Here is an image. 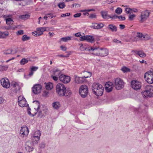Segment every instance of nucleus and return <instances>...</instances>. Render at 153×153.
Masks as SVG:
<instances>
[{
    "label": "nucleus",
    "mask_w": 153,
    "mask_h": 153,
    "mask_svg": "<svg viewBox=\"0 0 153 153\" xmlns=\"http://www.w3.org/2000/svg\"><path fill=\"white\" fill-rule=\"evenodd\" d=\"M56 91L59 96H70L71 91L68 88H66L64 84L59 83L56 85Z\"/></svg>",
    "instance_id": "obj_1"
},
{
    "label": "nucleus",
    "mask_w": 153,
    "mask_h": 153,
    "mask_svg": "<svg viewBox=\"0 0 153 153\" xmlns=\"http://www.w3.org/2000/svg\"><path fill=\"white\" fill-rule=\"evenodd\" d=\"M92 89L94 94L98 96H101L104 91V88L99 83H94L92 85Z\"/></svg>",
    "instance_id": "obj_2"
},
{
    "label": "nucleus",
    "mask_w": 153,
    "mask_h": 153,
    "mask_svg": "<svg viewBox=\"0 0 153 153\" xmlns=\"http://www.w3.org/2000/svg\"><path fill=\"white\" fill-rule=\"evenodd\" d=\"M91 49L94 51V53L96 55L102 56H106L108 54V51L106 49L99 48V47H91Z\"/></svg>",
    "instance_id": "obj_3"
},
{
    "label": "nucleus",
    "mask_w": 153,
    "mask_h": 153,
    "mask_svg": "<svg viewBox=\"0 0 153 153\" xmlns=\"http://www.w3.org/2000/svg\"><path fill=\"white\" fill-rule=\"evenodd\" d=\"M142 93L145 97H153V86L152 85H146L144 91Z\"/></svg>",
    "instance_id": "obj_4"
},
{
    "label": "nucleus",
    "mask_w": 153,
    "mask_h": 153,
    "mask_svg": "<svg viewBox=\"0 0 153 153\" xmlns=\"http://www.w3.org/2000/svg\"><path fill=\"white\" fill-rule=\"evenodd\" d=\"M113 83L114 86L117 90H120L124 87V83L123 80L119 78H117L114 79Z\"/></svg>",
    "instance_id": "obj_5"
},
{
    "label": "nucleus",
    "mask_w": 153,
    "mask_h": 153,
    "mask_svg": "<svg viewBox=\"0 0 153 153\" xmlns=\"http://www.w3.org/2000/svg\"><path fill=\"white\" fill-rule=\"evenodd\" d=\"M144 78L148 83H153V70L146 72L144 74Z\"/></svg>",
    "instance_id": "obj_6"
},
{
    "label": "nucleus",
    "mask_w": 153,
    "mask_h": 153,
    "mask_svg": "<svg viewBox=\"0 0 153 153\" xmlns=\"http://www.w3.org/2000/svg\"><path fill=\"white\" fill-rule=\"evenodd\" d=\"M88 93V88L85 85L81 86L79 89V93L82 98H85L87 95Z\"/></svg>",
    "instance_id": "obj_7"
},
{
    "label": "nucleus",
    "mask_w": 153,
    "mask_h": 153,
    "mask_svg": "<svg viewBox=\"0 0 153 153\" xmlns=\"http://www.w3.org/2000/svg\"><path fill=\"white\" fill-rule=\"evenodd\" d=\"M41 134L39 131H36L34 135L31 137L32 142L34 144H37L39 140Z\"/></svg>",
    "instance_id": "obj_8"
},
{
    "label": "nucleus",
    "mask_w": 153,
    "mask_h": 153,
    "mask_svg": "<svg viewBox=\"0 0 153 153\" xmlns=\"http://www.w3.org/2000/svg\"><path fill=\"white\" fill-rule=\"evenodd\" d=\"M29 130L26 126H23L20 131V134L21 137H26L28 134Z\"/></svg>",
    "instance_id": "obj_9"
},
{
    "label": "nucleus",
    "mask_w": 153,
    "mask_h": 153,
    "mask_svg": "<svg viewBox=\"0 0 153 153\" xmlns=\"http://www.w3.org/2000/svg\"><path fill=\"white\" fill-rule=\"evenodd\" d=\"M131 86L134 89L137 90L140 89L141 87V83L140 82L136 80H133L131 82Z\"/></svg>",
    "instance_id": "obj_10"
},
{
    "label": "nucleus",
    "mask_w": 153,
    "mask_h": 153,
    "mask_svg": "<svg viewBox=\"0 0 153 153\" xmlns=\"http://www.w3.org/2000/svg\"><path fill=\"white\" fill-rule=\"evenodd\" d=\"M59 80L64 83H67L70 82V77L68 76L61 74L59 76Z\"/></svg>",
    "instance_id": "obj_11"
},
{
    "label": "nucleus",
    "mask_w": 153,
    "mask_h": 153,
    "mask_svg": "<svg viewBox=\"0 0 153 153\" xmlns=\"http://www.w3.org/2000/svg\"><path fill=\"white\" fill-rule=\"evenodd\" d=\"M1 85L4 88H9L10 87V84L9 80L6 78H3L1 79Z\"/></svg>",
    "instance_id": "obj_12"
},
{
    "label": "nucleus",
    "mask_w": 153,
    "mask_h": 153,
    "mask_svg": "<svg viewBox=\"0 0 153 153\" xmlns=\"http://www.w3.org/2000/svg\"><path fill=\"white\" fill-rule=\"evenodd\" d=\"M42 87L39 84L35 85L32 87V91L35 94H38L41 92Z\"/></svg>",
    "instance_id": "obj_13"
},
{
    "label": "nucleus",
    "mask_w": 153,
    "mask_h": 153,
    "mask_svg": "<svg viewBox=\"0 0 153 153\" xmlns=\"http://www.w3.org/2000/svg\"><path fill=\"white\" fill-rule=\"evenodd\" d=\"M114 86V84L110 82H106L105 85V88L108 92H109L112 91L113 87Z\"/></svg>",
    "instance_id": "obj_14"
},
{
    "label": "nucleus",
    "mask_w": 153,
    "mask_h": 153,
    "mask_svg": "<svg viewBox=\"0 0 153 153\" xmlns=\"http://www.w3.org/2000/svg\"><path fill=\"white\" fill-rule=\"evenodd\" d=\"M149 11L147 10L142 12L141 15V21L142 22L145 21L149 17Z\"/></svg>",
    "instance_id": "obj_15"
},
{
    "label": "nucleus",
    "mask_w": 153,
    "mask_h": 153,
    "mask_svg": "<svg viewBox=\"0 0 153 153\" xmlns=\"http://www.w3.org/2000/svg\"><path fill=\"white\" fill-rule=\"evenodd\" d=\"M84 73V76L82 77H79V80L83 79L84 78H86L90 77L92 75V73L90 72L85 71Z\"/></svg>",
    "instance_id": "obj_16"
},
{
    "label": "nucleus",
    "mask_w": 153,
    "mask_h": 153,
    "mask_svg": "<svg viewBox=\"0 0 153 153\" xmlns=\"http://www.w3.org/2000/svg\"><path fill=\"white\" fill-rule=\"evenodd\" d=\"M104 26V25L102 23H97L94 24L92 26L94 29H100L102 28Z\"/></svg>",
    "instance_id": "obj_17"
},
{
    "label": "nucleus",
    "mask_w": 153,
    "mask_h": 153,
    "mask_svg": "<svg viewBox=\"0 0 153 153\" xmlns=\"http://www.w3.org/2000/svg\"><path fill=\"white\" fill-rule=\"evenodd\" d=\"M11 86H12L13 88H14L15 92H16L20 89L19 86L18 84L16 82H13L11 84Z\"/></svg>",
    "instance_id": "obj_18"
},
{
    "label": "nucleus",
    "mask_w": 153,
    "mask_h": 153,
    "mask_svg": "<svg viewBox=\"0 0 153 153\" xmlns=\"http://www.w3.org/2000/svg\"><path fill=\"white\" fill-rule=\"evenodd\" d=\"M18 104L20 107H22L25 106L26 107L28 105L25 99H24L21 102H19Z\"/></svg>",
    "instance_id": "obj_19"
},
{
    "label": "nucleus",
    "mask_w": 153,
    "mask_h": 153,
    "mask_svg": "<svg viewBox=\"0 0 153 153\" xmlns=\"http://www.w3.org/2000/svg\"><path fill=\"white\" fill-rule=\"evenodd\" d=\"M91 47L90 48H87V47L86 45H83L82 44H81L80 45V49L82 51H90V50H92L91 49Z\"/></svg>",
    "instance_id": "obj_20"
},
{
    "label": "nucleus",
    "mask_w": 153,
    "mask_h": 153,
    "mask_svg": "<svg viewBox=\"0 0 153 153\" xmlns=\"http://www.w3.org/2000/svg\"><path fill=\"white\" fill-rule=\"evenodd\" d=\"M38 69V67L36 66H32L30 68V72L29 73L28 75L31 76L33 75V72L36 71Z\"/></svg>",
    "instance_id": "obj_21"
},
{
    "label": "nucleus",
    "mask_w": 153,
    "mask_h": 153,
    "mask_svg": "<svg viewBox=\"0 0 153 153\" xmlns=\"http://www.w3.org/2000/svg\"><path fill=\"white\" fill-rule=\"evenodd\" d=\"M47 27H40L37 28L36 29L37 30L38 32L40 35L42 34L46 30Z\"/></svg>",
    "instance_id": "obj_22"
},
{
    "label": "nucleus",
    "mask_w": 153,
    "mask_h": 153,
    "mask_svg": "<svg viewBox=\"0 0 153 153\" xmlns=\"http://www.w3.org/2000/svg\"><path fill=\"white\" fill-rule=\"evenodd\" d=\"M29 143V142H27L25 145V147L26 150L28 152H30L33 151V148L28 145Z\"/></svg>",
    "instance_id": "obj_23"
},
{
    "label": "nucleus",
    "mask_w": 153,
    "mask_h": 153,
    "mask_svg": "<svg viewBox=\"0 0 153 153\" xmlns=\"http://www.w3.org/2000/svg\"><path fill=\"white\" fill-rule=\"evenodd\" d=\"M61 105L58 102H54L52 103V106L54 109H57L60 107Z\"/></svg>",
    "instance_id": "obj_24"
},
{
    "label": "nucleus",
    "mask_w": 153,
    "mask_h": 153,
    "mask_svg": "<svg viewBox=\"0 0 153 153\" xmlns=\"http://www.w3.org/2000/svg\"><path fill=\"white\" fill-rule=\"evenodd\" d=\"M61 73V71L60 70L57 68H54L53 69V74L54 75L59 77Z\"/></svg>",
    "instance_id": "obj_25"
},
{
    "label": "nucleus",
    "mask_w": 153,
    "mask_h": 153,
    "mask_svg": "<svg viewBox=\"0 0 153 153\" xmlns=\"http://www.w3.org/2000/svg\"><path fill=\"white\" fill-rule=\"evenodd\" d=\"M108 28L112 32H116L117 31V27L113 25L110 24L109 25Z\"/></svg>",
    "instance_id": "obj_26"
},
{
    "label": "nucleus",
    "mask_w": 153,
    "mask_h": 153,
    "mask_svg": "<svg viewBox=\"0 0 153 153\" xmlns=\"http://www.w3.org/2000/svg\"><path fill=\"white\" fill-rule=\"evenodd\" d=\"M45 88L47 90H51L53 88V84L51 82H49L48 83L45 82Z\"/></svg>",
    "instance_id": "obj_27"
},
{
    "label": "nucleus",
    "mask_w": 153,
    "mask_h": 153,
    "mask_svg": "<svg viewBox=\"0 0 153 153\" xmlns=\"http://www.w3.org/2000/svg\"><path fill=\"white\" fill-rule=\"evenodd\" d=\"M101 14L102 17L104 19H108L110 18V16L108 15L107 12H106L102 11Z\"/></svg>",
    "instance_id": "obj_28"
},
{
    "label": "nucleus",
    "mask_w": 153,
    "mask_h": 153,
    "mask_svg": "<svg viewBox=\"0 0 153 153\" xmlns=\"http://www.w3.org/2000/svg\"><path fill=\"white\" fill-rule=\"evenodd\" d=\"M86 41L91 43H93L94 42V38L92 36L87 35Z\"/></svg>",
    "instance_id": "obj_29"
},
{
    "label": "nucleus",
    "mask_w": 153,
    "mask_h": 153,
    "mask_svg": "<svg viewBox=\"0 0 153 153\" xmlns=\"http://www.w3.org/2000/svg\"><path fill=\"white\" fill-rule=\"evenodd\" d=\"M9 34L8 32H2L0 31V38H4Z\"/></svg>",
    "instance_id": "obj_30"
},
{
    "label": "nucleus",
    "mask_w": 153,
    "mask_h": 153,
    "mask_svg": "<svg viewBox=\"0 0 153 153\" xmlns=\"http://www.w3.org/2000/svg\"><path fill=\"white\" fill-rule=\"evenodd\" d=\"M136 54L140 56L141 57H144L146 56V54L142 51H136Z\"/></svg>",
    "instance_id": "obj_31"
},
{
    "label": "nucleus",
    "mask_w": 153,
    "mask_h": 153,
    "mask_svg": "<svg viewBox=\"0 0 153 153\" xmlns=\"http://www.w3.org/2000/svg\"><path fill=\"white\" fill-rule=\"evenodd\" d=\"M6 22L7 24L10 25L13 24V21L12 19L10 18H8L5 19Z\"/></svg>",
    "instance_id": "obj_32"
},
{
    "label": "nucleus",
    "mask_w": 153,
    "mask_h": 153,
    "mask_svg": "<svg viewBox=\"0 0 153 153\" xmlns=\"http://www.w3.org/2000/svg\"><path fill=\"white\" fill-rule=\"evenodd\" d=\"M30 16L28 14H25L20 16L19 18L22 19L26 20L29 18Z\"/></svg>",
    "instance_id": "obj_33"
},
{
    "label": "nucleus",
    "mask_w": 153,
    "mask_h": 153,
    "mask_svg": "<svg viewBox=\"0 0 153 153\" xmlns=\"http://www.w3.org/2000/svg\"><path fill=\"white\" fill-rule=\"evenodd\" d=\"M71 36H68L65 37H62L61 39V41L64 42H67L68 41L71 40Z\"/></svg>",
    "instance_id": "obj_34"
},
{
    "label": "nucleus",
    "mask_w": 153,
    "mask_h": 153,
    "mask_svg": "<svg viewBox=\"0 0 153 153\" xmlns=\"http://www.w3.org/2000/svg\"><path fill=\"white\" fill-rule=\"evenodd\" d=\"M126 6H125V11L128 14H131V13H133V9H130V8L126 7Z\"/></svg>",
    "instance_id": "obj_35"
},
{
    "label": "nucleus",
    "mask_w": 153,
    "mask_h": 153,
    "mask_svg": "<svg viewBox=\"0 0 153 153\" xmlns=\"http://www.w3.org/2000/svg\"><path fill=\"white\" fill-rule=\"evenodd\" d=\"M33 102L35 103L36 105L38 106L37 108H35L36 109V113H35L34 115H36L37 112L39 111V109H40V106L39 105V102L37 101H35Z\"/></svg>",
    "instance_id": "obj_36"
},
{
    "label": "nucleus",
    "mask_w": 153,
    "mask_h": 153,
    "mask_svg": "<svg viewBox=\"0 0 153 153\" xmlns=\"http://www.w3.org/2000/svg\"><path fill=\"white\" fill-rule=\"evenodd\" d=\"M28 60L27 59L24 58L22 59L20 62V63L21 65H24L28 62Z\"/></svg>",
    "instance_id": "obj_37"
},
{
    "label": "nucleus",
    "mask_w": 153,
    "mask_h": 153,
    "mask_svg": "<svg viewBox=\"0 0 153 153\" xmlns=\"http://www.w3.org/2000/svg\"><path fill=\"white\" fill-rule=\"evenodd\" d=\"M122 12V9L120 7H117L115 11V12L117 14H120Z\"/></svg>",
    "instance_id": "obj_38"
},
{
    "label": "nucleus",
    "mask_w": 153,
    "mask_h": 153,
    "mask_svg": "<svg viewBox=\"0 0 153 153\" xmlns=\"http://www.w3.org/2000/svg\"><path fill=\"white\" fill-rule=\"evenodd\" d=\"M13 50L11 49H9L4 52V53L5 55H8L11 54Z\"/></svg>",
    "instance_id": "obj_39"
},
{
    "label": "nucleus",
    "mask_w": 153,
    "mask_h": 153,
    "mask_svg": "<svg viewBox=\"0 0 153 153\" xmlns=\"http://www.w3.org/2000/svg\"><path fill=\"white\" fill-rule=\"evenodd\" d=\"M30 39V37L27 36L26 35H24L22 37V40L23 41H25L26 40H28Z\"/></svg>",
    "instance_id": "obj_40"
},
{
    "label": "nucleus",
    "mask_w": 153,
    "mask_h": 153,
    "mask_svg": "<svg viewBox=\"0 0 153 153\" xmlns=\"http://www.w3.org/2000/svg\"><path fill=\"white\" fill-rule=\"evenodd\" d=\"M8 66L7 65H0V71H4L7 70Z\"/></svg>",
    "instance_id": "obj_41"
},
{
    "label": "nucleus",
    "mask_w": 153,
    "mask_h": 153,
    "mask_svg": "<svg viewBox=\"0 0 153 153\" xmlns=\"http://www.w3.org/2000/svg\"><path fill=\"white\" fill-rule=\"evenodd\" d=\"M135 16H136L133 14H129L128 15V19L130 21H132Z\"/></svg>",
    "instance_id": "obj_42"
},
{
    "label": "nucleus",
    "mask_w": 153,
    "mask_h": 153,
    "mask_svg": "<svg viewBox=\"0 0 153 153\" xmlns=\"http://www.w3.org/2000/svg\"><path fill=\"white\" fill-rule=\"evenodd\" d=\"M58 6L59 8L62 9L65 7V5L64 2H60L58 4Z\"/></svg>",
    "instance_id": "obj_43"
},
{
    "label": "nucleus",
    "mask_w": 153,
    "mask_h": 153,
    "mask_svg": "<svg viewBox=\"0 0 153 153\" xmlns=\"http://www.w3.org/2000/svg\"><path fill=\"white\" fill-rule=\"evenodd\" d=\"M150 36L148 35L147 34H146L144 35H143V38L142 40H148L150 39Z\"/></svg>",
    "instance_id": "obj_44"
},
{
    "label": "nucleus",
    "mask_w": 153,
    "mask_h": 153,
    "mask_svg": "<svg viewBox=\"0 0 153 153\" xmlns=\"http://www.w3.org/2000/svg\"><path fill=\"white\" fill-rule=\"evenodd\" d=\"M137 36L138 38L140 39H141L142 40L143 38V35L142 33H137Z\"/></svg>",
    "instance_id": "obj_45"
},
{
    "label": "nucleus",
    "mask_w": 153,
    "mask_h": 153,
    "mask_svg": "<svg viewBox=\"0 0 153 153\" xmlns=\"http://www.w3.org/2000/svg\"><path fill=\"white\" fill-rule=\"evenodd\" d=\"M125 38V40L126 42H129L131 39V36H126Z\"/></svg>",
    "instance_id": "obj_46"
},
{
    "label": "nucleus",
    "mask_w": 153,
    "mask_h": 153,
    "mask_svg": "<svg viewBox=\"0 0 153 153\" xmlns=\"http://www.w3.org/2000/svg\"><path fill=\"white\" fill-rule=\"evenodd\" d=\"M32 34L33 36H36L40 35V34L39 32H38L37 31L32 32Z\"/></svg>",
    "instance_id": "obj_47"
},
{
    "label": "nucleus",
    "mask_w": 153,
    "mask_h": 153,
    "mask_svg": "<svg viewBox=\"0 0 153 153\" xmlns=\"http://www.w3.org/2000/svg\"><path fill=\"white\" fill-rule=\"evenodd\" d=\"M51 77L55 81H56L58 79V77L57 76L54 75H52L51 76Z\"/></svg>",
    "instance_id": "obj_48"
},
{
    "label": "nucleus",
    "mask_w": 153,
    "mask_h": 153,
    "mask_svg": "<svg viewBox=\"0 0 153 153\" xmlns=\"http://www.w3.org/2000/svg\"><path fill=\"white\" fill-rule=\"evenodd\" d=\"M118 16L116 15H112V16H110L109 17V18H111L112 19H117V18Z\"/></svg>",
    "instance_id": "obj_49"
},
{
    "label": "nucleus",
    "mask_w": 153,
    "mask_h": 153,
    "mask_svg": "<svg viewBox=\"0 0 153 153\" xmlns=\"http://www.w3.org/2000/svg\"><path fill=\"white\" fill-rule=\"evenodd\" d=\"M87 35L86 36H82L80 37V40L81 41H83L87 39Z\"/></svg>",
    "instance_id": "obj_50"
},
{
    "label": "nucleus",
    "mask_w": 153,
    "mask_h": 153,
    "mask_svg": "<svg viewBox=\"0 0 153 153\" xmlns=\"http://www.w3.org/2000/svg\"><path fill=\"white\" fill-rule=\"evenodd\" d=\"M25 98H24L23 97L21 96H19L18 98V102H21Z\"/></svg>",
    "instance_id": "obj_51"
},
{
    "label": "nucleus",
    "mask_w": 153,
    "mask_h": 153,
    "mask_svg": "<svg viewBox=\"0 0 153 153\" xmlns=\"http://www.w3.org/2000/svg\"><path fill=\"white\" fill-rule=\"evenodd\" d=\"M57 22V21L56 20H54L53 19H52L51 21V23L52 25H55Z\"/></svg>",
    "instance_id": "obj_52"
},
{
    "label": "nucleus",
    "mask_w": 153,
    "mask_h": 153,
    "mask_svg": "<svg viewBox=\"0 0 153 153\" xmlns=\"http://www.w3.org/2000/svg\"><path fill=\"white\" fill-rule=\"evenodd\" d=\"M81 13H77L74 14V17L75 18H77V17L80 16H81Z\"/></svg>",
    "instance_id": "obj_53"
},
{
    "label": "nucleus",
    "mask_w": 153,
    "mask_h": 153,
    "mask_svg": "<svg viewBox=\"0 0 153 153\" xmlns=\"http://www.w3.org/2000/svg\"><path fill=\"white\" fill-rule=\"evenodd\" d=\"M45 147V143L44 142H42V143L40 144V147L41 148H44Z\"/></svg>",
    "instance_id": "obj_54"
},
{
    "label": "nucleus",
    "mask_w": 153,
    "mask_h": 153,
    "mask_svg": "<svg viewBox=\"0 0 153 153\" xmlns=\"http://www.w3.org/2000/svg\"><path fill=\"white\" fill-rule=\"evenodd\" d=\"M70 15V13H66V14H63L61 15V17H65V16H69Z\"/></svg>",
    "instance_id": "obj_55"
},
{
    "label": "nucleus",
    "mask_w": 153,
    "mask_h": 153,
    "mask_svg": "<svg viewBox=\"0 0 153 153\" xmlns=\"http://www.w3.org/2000/svg\"><path fill=\"white\" fill-rule=\"evenodd\" d=\"M38 116L40 117H42L43 116V114H42V111H39L38 113Z\"/></svg>",
    "instance_id": "obj_56"
},
{
    "label": "nucleus",
    "mask_w": 153,
    "mask_h": 153,
    "mask_svg": "<svg viewBox=\"0 0 153 153\" xmlns=\"http://www.w3.org/2000/svg\"><path fill=\"white\" fill-rule=\"evenodd\" d=\"M96 17V16L94 14H91L90 15L89 17L91 18H95Z\"/></svg>",
    "instance_id": "obj_57"
},
{
    "label": "nucleus",
    "mask_w": 153,
    "mask_h": 153,
    "mask_svg": "<svg viewBox=\"0 0 153 153\" xmlns=\"http://www.w3.org/2000/svg\"><path fill=\"white\" fill-rule=\"evenodd\" d=\"M23 32V30H19L18 31V33L19 35H22L24 33Z\"/></svg>",
    "instance_id": "obj_58"
},
{
    "label": "nucleus",
    "mask_w": 153,
    "mask_h": 153,
    "mask_svg": "<svg viewBox=\"0 0 153 153\" xmlns=\"http://www.w3.org/2000/svg\"><path fill=\"white\" fill-rule=\"evenodd\" d=\"M61 49L63 51H66L67 50V48L65 47L61 46H60Z\"/></svg>",
    "instance_id": "obj_59"
},
{
    "label": "nucleus",
    "mask_w": 153,
    "mask_h": 153,
    "mask_svg": "<svg viewBox=\"0 0 153 153\" xmlns=\"http://www.w3.org/2000/svg\"><path fill=\"white\" fill-rule=\"evenodd\" d=\"M75 36L76 37H80L81 36L80 32H79L75 34Z\"/></svg>",
    "instance_id": "obj_60"
},
{
    "label": "nucleus",
    "mask_w": 153,
    "mask_h": 153,
    "mask_svg": "<svg viewBox=\"0 0 153 153\" xmlns=\"http://www.w3.org/2000/svg\"><path fill=\"white\" fill-rule=\"evenodd\" d=\"M130 69L129 68L125 67V72H130Z\"/></svg>",
    "instance_id": "obj_61"
},
{
    "label": "nucleus",
    "mask_w": 153,
    "mask_h": 153,
    "mask_svg": "<svg viewBox=\"0 0 153 153\" xmlns=\"http://www.w3.org/2000/svg\"><path fill=\"white\" fill-rule=\"evenodd\" d=\"M113 41L115 42H116L117 43H121V41H119V40H117V39H114L113 40Z\"/></svg>",
    "instance_id": "obj_62"
},
{
    "label": "nucleus",
    "mask_w": 153,
    "mask_h": 153,
    "mask_svg": "<svg viewBox=\"0 0 153 153\" xmlns=\"http://www.w3.org/2000/svg\"><path fill=\"white\" fill-rule=\"evenodd\" d=\"M4 100L2 97H0V104L2 103L3 102Z\"/></svg>",
    "instance_id": "obj_63"
},
{
    "label": "nucleus",
    "mask_w": 153,
    "mask_h": 153,
    "mask_svg": "<svg viewBox=\"0 0 153 153\" xmlns=\"http://www.w3.org/2000/svg\"><path fill=\"white\" fill-rule=\"evenodd\" d=\"M117 18H118L119 19H121L122 20H123L124 19V17H123L122 16H118Z\"/></svg>",
    "instance_id": "obj_64"
}]
</instances>
